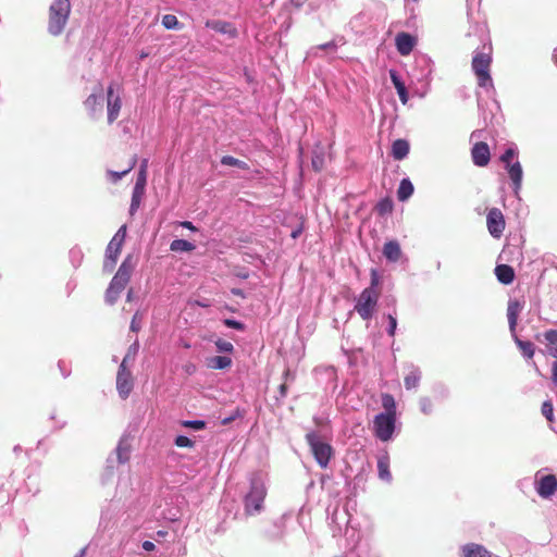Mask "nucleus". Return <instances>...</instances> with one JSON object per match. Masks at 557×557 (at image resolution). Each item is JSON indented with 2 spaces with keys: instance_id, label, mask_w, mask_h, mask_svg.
<instances>
[{
  "instance_id": "f257e3e1",
  "label": "nucleus",
  "mask_w": 557,
  "mask_h": 557,
  "mask_svg": "<svg viewBox=\"0 0 557 557\" xmlns=\"http://www.w3.org/2000/svg\"><path fill=\"white\" fill-rule=\"evenodd\" d=\"M134 263L132 256H127L121 263L116 274L113 276L109 287L106 290V301L109 305H114L120 298L121 293L125 289L131 280Z\"/></svg>"
},
{
  "instance_id": "f03ea898",
  "label": "nucleus",
  "mask_w": 557,
  "mask_h": 557,
  "mask_svg": "<svg viewBox=\"0 0 557 557\" xmlns=\"http://www.w3.org/2000/svg\"><path fill=\"white\" fill-rule=\"evenodd\" d=\"M70 0H54L49 8L48 32L53 35H60L70 17Z\"/></svg>"
},
{
  "instance_id": "7ed1b4c3",
  "label": "nucleus",
  "mask_w": 557,
  "mask_h": 557,
  "mask_svg": "<svg viewBox=\"0 0 557 557\" xmlns=\"http://www.w3.org/2000/svg\"><path fill=\"white\" fill-rule=\"evenodd\" d=\"M491 64H492V54L491 48L487 52L480 51L475 52L472 58L471 67L476 77V83L479 87L486 88L493 87V79L491 76Z\"/></svg>"
},
{
  "instance_id": "20e7f679",
  "label": "nucleus",
  "mask_w": 557,
  "mask_h": 557,
  "mask_svg": "<svg viewBox=\"0 0 557 557\" xmlns=\"http://www.w3.org/2000/svg\"><path fill=\"white\" fill-rule=\"evenodd\" d=\"M306 441L310 446L311 453L318 465L325 469L329 466L331 458L334 455L333 447L320 440V436L315 432H310L306 435Z\"/></svg>"
},
{
  "instance_id": "39448f33",
  "label": "nucleus",
  "mask_w": 557,
  "mask_h": 557,
  "mask_svg": "<svg viewBox=\"0 0 557 557\" xmlns=\"http://www.w3.org/2000/svg\"><path fill=\"white\" fill-rule=\"evenodd\" d=\"M380 296L381 292H374L373 288H364L360 293L354 309L362 320L373 317Z\"/></svg>"
},
{
  "instance_id": "423d86ee",
  "label": "nucleus",
  "mask_w": 557,
  "mask_h": 557,
  "mask_svg": "<svg viewBox=\"0 0 557 557\" xmlns=\"http://www.w3.org/2000/svg\"><path fill=\"white\" fill-rule=\"evenodd\" d=\"M267 496V488L262 482L253 480L250 491L245 497V511L247 515H255L262 510Z\"/></svg>"
},
{
  "instance_id": "0eeeda50",
  "label": "nucleus",
  "mask_w": 557,
  "mask_h": 557,
  "mask_svg": "<svg viewBox=\"0 0 557 557\" xmlns=\"http://www.w3.org/2000/svg\"><path fill=\"white\" fill-rule=\"evenodd\" d=\"M396 417L379 413L374 417L373 431L375 436L387 442L392 438L395 430Z\"/></svg>"
},
{
  "instance_id": "6e6552de",
  "label": "nucleus",
  "mask_w": 557,
  "mask_h": 557,
  "mask_svg": "<svg viewBox=\"0 0 557 557\" xmlns=\"http://www.w3.org/2000/svg\"><path fill=\"white\" fill-rule=\"evenodd\" d=\"M147 168H148V160H143L140 164V169L138 172L137 181L135 184V187L133 189L132 195V202L129 207V213L133 215L139 208L141 198L145 193V186L147 182Z\"/></svg>"
},
{
  "instance_id": "1a4fd4ad",
  "label": "nucleus",
  "mask_w": 557,
  "mask_h": 557,
  "mask_svg": "<svg viewBox=\"0 0 557 557\" xmlns=\"http://www.w3.org/2000/svg\"><path fill=\"white\" fill-rule=\"evenodd\" d=\"M486 225L490 234L499 238L505 230L506 222L503 212L498 208H492L486 215Z\"/></svg>"
},
{
  "instance_id": "9d476101",
  "label": "nucleus",
  "mask_w": 557,
  "mask_h": 557,
  "mask_svg": "<svg viewBox=\"0 0 557 557\" xmlns=\"http://www.w3.org/2000/svg\"><path fill=\"white\" fill-rule=\"evenodd\" d=\"M134 386L132 372L124 364H120L116 375V389L121 398L126 399Z\"/></svg>"
},
{
  "instance_id": "9b49d317",
  "label": "nucleus",
  "mask_w": 557,
  "mask_h": 557,
  "mask_svg": "<svg viewBox=\"0 0 557 557\" xmlns=\"http://www.w3.org/2000/svg\"><path fill=\"white\" fill-rule=\"evenodd\" d=\"M122 108V100L119 95L114 94L113 85L107 89V111L108 123L112 124L119 116Z\"/></svg>"
},
{
  "instance_id": "f8f14e48",
  "label": "nucleus",
  "mask_w": 557,
  "mask_h": 557,
  "mask_svg": "<svg viewBox=\"0 0 557 557\" xmlns=\"http://www.w3.org/2000/svg\"><path fill=\"white\" fill-rule=\"evenodd\" d=\"M472 161L478 166H486L491 160L488 145L484 141L475 143L471 149Z\"/></svg>"
},
{
  "instance_id": "ddd939ff",
  "label": "nucleus",
  "mask_w": 557,
  "mask_h": 557,
  "mask_svg": "<svg viewBox=\"0 0 557 557\" xmlns=\"http://www.w3.org/2000/svg\"><path fill=\"white\" fill-rule=\"evenodd\" d=\"M557 491V478L554 474H547L540 479L536 485V492L542 498H549Z\"/></svg>"
},
{
  "instance_id": "4468645a",
  "label": "nucleus",
  "mask_w": 557,
  "mask_h": 557,
  "mask_svg": "<svg viewBox=\"0 0 557 557\" xmlns=\"http://www.w3.org/2000/svg\"><path fill=\"white\" fill-rule=\"evenodd\" d=\"M416 38L408 33L401 32L396 35L395 45L399 54L406 57L411 53L416 46Z\"/></svg>"
},
{
  "instance_id": "2eb2a0df",
  "label": "nucleus",
  "mask_w": 557,
  "mask_h": 557,
  "mask_svg": "<svg viewBox=\"0 0 557 557\" xmlns=\"http://www.w3.org/2000/svg\"><path fill=\"white\" fill-rule=\"evenodd\" d=\"M522 309H523V304L521 301H519L518 299H513L508 302L507 318H508L509 330H510L511 334L516 333L518 318H519V314L522 311Z\"/></svg>"
},
{
  "instance_id": "dca6fc26",
  "label": "nucleus",
  "mask_w": 557,
  "mask_h": 557,
  "mask_svg": "<svg viewBox=\"0 0 557 557\" xmlns=\"http://www.w3.org/2000/svg\"><path fill=\"white\" fill-rule=\"evenodd\" d=\"M206 26L209 27V28H212L213 30H215L218 33L226 34L231 38H234V37L237 36L236 28L231 23H228V22H224V21H208L206 23Z\"/></svg>"
},
{
  "instance_id": "f3484780",
  "label": "nucleus",
  "mask_w": 557,
  "mask_h": 557,
  "mask_svg": "<svg viewBox=\"0 0 557 557\" xmlns=\"http://www.w3.org/2000/svg\"><path fill=\"white\" fill-rule=\"evenodd\" d=\"M123 244L114 242L111 239V242L108 245L107 251H106V262L104 267H108V262L110 261L109 268L110 270L113 269L114 264L116 263V260L121 253Z\"/></svg>"
},
{
  "instance_id": "a211bd4d",
  "label": "nucleus",
  "mask_w": 557,
  "mask_h": 557,
  "mask_svg": "<svg viewBox=\"0 0 557 557\" xmlns=\"http://www.w3.org/2000/svg\"><path fill=\"white\" fill-rule=\"evenodd\" d=\"M389 77L395 89L397 90L399 100L401 101L403 104H406L409 100V96L404 82L399 78L395 70H389Z\"/></svg>"
},
{
  "instance_id": "6ab92c4d",
  "label": "nucleus",
  "mask_w": 557,
  "mask_h": 557,
  "mask_svg": "<svg viewBox=\"0 0 557 557\" xmlns=\"http://www.w3.org/2000/svg\"><path fill=\"white\" fill-rule=\"evenodd\" d=\"M495 275L497 280L505 285L512 283L515 280V271L512 267L508 264L496 265Z\"/></svg>"
},
{
  "instance_id": "aec40b11",
  "label": "nucleus",
  "mask_w": 557,
  "mask_h": 557,
  "mask_svg": "<svg viewBox=\"0 0 557 557\" xmlns=\"http://www.w3.org/2000/svg\"><path fill=\"white\" fill-rule=\"evenodd\" d=\"M463 557H491V553L480 544L469 543L462 547Z\"/></svg>"
},
{
  "instance_id": "412c9836",
  "label": "nucleus",
  "mask_w": 557,
  "mask_h": 557,
  "mask_svg": "<svg viewBox=\"0 0 557 557\" xmlns=\"http://www.w3.org/2000/svg\"><path fill=\"white\" fill-rule=\"evenodd\" d=\"M383 255L388 261H398L401 256V249L399 244L396 240H389L385 243L383 247Z\"/></svg>"
},
{
  "instance_id": "4be33fe9",
  "label": "nucleus",
  "mask_w": 557,
  "mask_h": 557,
  "mask_svg": "<svg viewBox=\"0 0 557 557\" xmlns=\"http://www.w3.org/2000/svg\"><path fill=\"white\" fill-rule=\"evenodd\" d=\"M506 168L508 170L509 177L512 181L513 188H515V191L517 194L518 190L521 188V183H522V168H521V164H520V162L517 161V162H515L511 165L506 166Z\"/></svg>"
},
{
  "instance_id": "5701e85b",
  "label": "nucleus",
  "mask_w": 557,
  "mask_h": 557,
  "mask_svg": "<svg viewBox=\"0 0 557 557\" xmlns=\"http://www.w3.org/2000/svg\"><path fill=\"white\" fill-rule=\"evenodd\" d=\"M84 106H85L86 110L91 115H95L96 113L101 112V110H102V96H101V94L100 92L98 95L97 94H91L90 96H88V98L84 102Z\"/></svg>"
},
{
  "instance_id": "b1692460",
  "label": "nucleus",
  "mask_w": 557,
  "mask_h": 557,
  "mask_svg": "<svg viewBox=\"0 0 557 557\" xmlns=\"http://www.w3.org/2000/svg\"><path fill=\"white\" fill-rule=\"evenodd\" d=\"M409 152V143L406 139H397L392 145V156L395 160H403Z\"/></svg>"
},
{
  "instance_id": "393cba45",
  "label": "nucleus",
  "mask_w": 557,
  "mask_h": 557,
  "mask_svg": "<svg viewBox=\"0 0 557 557\" xmlns=\"http://www.w3.org/2000/svg\"><path fill=\"white\" fill-rule=\"evenodd\" d=\"M512 335L515 343L523 357L527 359H532L535 354V345L530 341H522L516 335V333Z\"/></svg>"
},
{
  "instance_id": "a878e982",
  "label": "nucleus",
  "mask_w": 557,
  "mask_h": 557,
  "mask_svg": "<svg viewBox=\"0 0 557 557\" xmlns=\"http://www.w3.org/2000/svg\"><path fill=\"white\" fill-rule=\"evenodd\" d=\"M232 359L226 356H214L207 359V367L213 370H223L230 368Z\"/></svg>"
},
{
  "instance_id": "bb28decb",
  "label": "nucleus",
  "mask_w": 557,
  "mask_h": 557,
  "mask_svg": "<svg viewBox=\"0 0 557 557\" xmlns=\"http://www.w3.org/2000/svg\"><path fill=\"white\" fill-rule=\"evenodd\" d=\"M413 194V185L410 182L409 178H403L400 181L398 190H397V198L399 201H406L410 198V196Z\"/></svg>"
},
{
  "instance_id": "cd10ccee",
  "label": "nucleus",
  "mask_w": 557,
  "mask_h": 557,
  "mask_svg": "<svg viewBox=\"0 0 557 557\" xmlns=\"http://www.w3.org/2000/svg\"><path fill=\"white\" fill-rule=\"evenodd\" d=\"M381 399H382V407L385 410L384 412H381V413L396 417V403H395L394 396L388 393H384V394H382Z\"/></svg>"
},
{
  "instance_id": "c85d7f7f",
  "label": "nucleus",
  "mask_w": 557,
  "mask_h": 557,
  "mask_svg": "<svg viewBox=\"0 0 557 557\" xmlns=\"http://www.w3.org/2000/svg\"><path fill=\"white\" fill-rule=\"evenodd\" d=\"M137 163V156L134 154L131 157L129 161H128V164H127V168L121 172H116V171H108V175L109 177L111 178V181L113 183H116L117 181H120L124 175H126L128 172H131L135 165Z\"/></svg>"
},
{
  "instance_id": "c756f323",
  "label": "nucleus",
  "mask_w": 557,
  "mask_h": 557,
  "mask_svg": "<svg viewBox=\"0 0 557 557\" xmlns=\"http://www.w3.org/2000/svg\"><path fill=\"white\" fill-rule=\"evenodd\" d=\"M377 471H379V476L381 480H384L387 482L392 480L388 457H381L377 460Z\"/></svg>"
},
{
  "instance_id": "7c9ffc66",
  "label": "nucleus",
  "mask_w": 557,
  "mask_h": 557,
  "mask_svg": "<svg viewBox=\"0 0 557 557\" xmlns=\"http://www.w3.org/2000/svg\"><path fill=\"white\" fill-rule=\"evenodd\" d=\"M195 248V245L186 239H174L170 245V249L175 252H189Z\"/></svg>"
},
{
  "instance_id": "2f4dec72",
  "label": "nucleus",
  "mask_w": 557,
  "mask_h": 557,
  "mask_svg": "<svg viewBox=\"0 0 557 557\" xmlns=\"http://www.w3.org/2000/svg\"><path fill=\"white\" fill-rule=\"evenodd\" d=\"M421 374L418 370H411L404 379L407 389L416 388L419 385Z\"/></svg>"
},
{
  "instance_id": "473e14b6",
  "label": "nucleus",
  "mask_w": 557,
  "mask_h": 557,
  "mask_svg": "<svg viewBox=\"0 0 557 557\" xmlns=\"http://www.w3.org/2000/svg\"><path fill=\"white\" fill-rule=\"evenodd\" d=\"M221 163L227 166H236L243 170H248V164L239 159L234 158L233 156H224L221 159Z\"/></svg>"
},
{
  "instance_id": "72a5a7b5",
  "label": "nucleus",
  "mask_w": 557,
  "mask_h": 557,
  "mask_svg": "<svg viewBox=\"0 0 557 557\" xmlns=\"http://www.w3.org/2000/svg\"><path fill=\"white\" fill-rule=\"evenodd\" d=\"M393 201L389 198H384L379 201V203L375 207V210L380 215H385L387 213H391L393 211Z\"/></svg>"
},
{
  "instance_id": "f704fd0d",
  "label": "nucleus",
  "mask_w": 557,
  "mask_h": 557,
  "mask_svg": "<svg viewBox=\"0 0 557 557\" xmlns=\"http://www.w3.org/2000/svg\"><path fill=\"white\" fill-rule=\"evenodd\" d=\"M162 25L166 28V29H177L180 28V22L177 20V17L173 14H165L163 15L162 17Z\"/></svg>"
},
{
  "instance_id": "c9c22d12",
  "label": "nucleus",
  "mask_w": 557,
  "mask_h": 557,
  "mask_svg": "<svg viewBox=\"0 0 557 557\" xmlns=\"http://www.w3.org/2000/svg\"><path fill=\"white\" fill-rule=\"evenodd\" d=\"M138 349H139V345L137 342H135L134 344H132L129 347H128V350L125 355V357L123 358L121 364H124L125 367H127V363L129 361H133L138 352Z\"/></svg>"
},
{
  "instance_id": "e433bc0d",
  "label": "nucleus",
  "mask_w": 557,
  "mask_h": 557,
  "mask_svg": "<svg viewBox=\"0 0 557 557\" xmlns=\"http://www.w3.org/2000/svg\"><path fill=\"white\" fill-rule=\"evenodd\" d=\"M370 277H371V281H370V286L368 288H373L374 292H381V289H380L381 276L376 269H371Z\"/></svg>"
},
{
  "instance_id": "4c0bfd02",
  "label": "nucleus",
  "mask_w": 557,
  "mask_h": 557,
  "mask_svg": "<svg viewBox=\"0 0 557 557\" xmlns=\"http://www.w3.org/2000/svg\"><path fill=\"white\" fill-rule=\"evenodd\" d=\"M542 414L548 420V421H553L554 420V407H553V404L550 400H546L542 404Z\"/></svg>"
},
{
  "instance_id": "58836bf2",
  "label": "nucleus",
  "mask_w": 557,
  "mask_h": 557,
  "mask_svg": "<svg viewBox=\"0 0 557 557\" xmlns=\"http://www.w3.org/2000/svg\"><path fill=\"white\" fill-rule=\"evenodd\" d=\"M183 426L194 430H202L206 428V422L202 420H186L182 422Z\"/></svg>"
},
{
  "instance_id": "ea45409f",
  "label": "nucleus",
  "mask_w": 557,
  "mask_h": 557,
  "mask_svg": "<svg viewBox=\"0 0 557 557\" xmlns=\"http://www.w3.org/2000/svg\"><path fill=\"white\" fill-rule=\"evenodd\" d=\"M311 164L314 171L320 172L324 166V157L315 153L311 159Z\"/></svg>"
},
{
  "instance_id": "a19ab883",
  "label": "nucleus",
  "mask_w": 557,
  "mask_h": 557,
  "mask_svg": "<svg viewBox=\"0 0 557 557\" xmlns=\"http://www.w3.org/2000/svg\"><path fill=\"white\" fill-rule=\"evenodd\" d=\"M215 346H216L218 350L221 352H232L234 349V346L232 343L223 341V339H218L215 342Z\"/></svg>"
},
{
  "instance_id": "79ce46f5",
  "label": "nucleus",
  "mask_w": 557,
  "mask_h": 557,
  "mask_svg": "<svg viewBox=\"0 0 557 557\" xmlns=\"http://www.w3.org/2000/svg\"><path fill=\"white\" fill-rule=\"evenodd\" d=\"M175 445L177 447H188V448H191V447H194L195 443L190 438H188L187 436L178 435L175 438Z\"/></svg>"
},
{
  "instance_id": "37998d69",
  "label": "nucleus",
  "mask_w": 557,
  "mask_h": 557,
  "mask_svg": "<svg viewBox=\"0 0 557 557\" xmlns=\"http://www.w3.org/2000/svg\"><path fill=\"white\" fill-rule=\"evenodd\" d=\"M544 338L550 345H557V330H548L544 333Z\"/></svg>"
},
{
  "instance_id": "c03bdc74",
  "label": "nucleus",
  "mask_w": 557,
  "mask_h": 557,
  "mask_svg": "<svg viewBox=\"0 0 557 557\" xmlns=\"http://www.w3.org/2000/svg\"><path fill=\"white\" fill-rule=\"evenodd\" d=\"M516 152L513 149H507L500 157V161L506 164V166L511 165V160L515 157Z\"/></svg>"
},
{
  "instance_id": "a18cd8bd",
  "label": "nucleus",
  "mask_w": 557,
  "mask_h": 557,
  "mask_svg": "<svg viewBox=\"0 0 557 557\" xmlns=\"http://www.w3.org/2000/svg\"><path fill=\"white\" fill-rule=\"evenodd\" d=\"M126 236V226L123 225L120 227V230L116 232V234L113 236L112 240L123 244Z\"/></svg>"
},
{
  "instance_id": "49530a36",
  "label": "nucleus",
  "mask_w": 557,
  "mask_h": 557,
  "mask_svg": "<svg viewBox=\"0 0 557 557\" xmlns=\"http://www.w3.org/2000/svg\"><path fill=\"white\" fill-rule=\"evenodd\" d=\"M388 319V324H389V327L387 330V333L389 336H394L395 335V331H396V327H397V320L394 315L392 314H388L387 317Z\"/></svg>"
},
{
  "instance_id": "de8ad7c7",
  "label": "nucleus",
  "mask_w": 557,
  "mask_h": 557,
  "mask_svg": "<svg viewBox=\"0 0 557 557\" xmlns=\"http://www.w3.org/2000/svg\"><path fill=\"white\" fill-rule=\"evenodd\" d=\"M224 324L228 327H232V329H235V330H239V331H243L244 330V324L239 321H236V320H232V319H226L224 320Z\"/></svg>"
},
{
  "instance_id": "09e8293b",
  "label": "nucleus",
  "mask_w": 557,
  "mask_h": 557,
  "mask_svg": "<svg viewBox=\"0 0 557 557\" xmlns=\"http://www.w3.org/2000/svg\"><path fill=\"white\" fill-rule=\"evenodd\" d=\"M131 330L133 332H138L140 330V323H139V320H138V312L135 313V315L133 317V320L131 322Z\"/></svg>"
},
{
  "instance_id": "8fccbe9b",
  "label": "nucleus",
  "mask_w": 557,
  "mask_h": 557,
  "mask_svg": "<svg viewBox=\"0 0 557 557\" xmlns=\"http://www.w3.org/2000/svg\"><path fill=\"white\" fill-rule=\"evenodd\" d=\"M287 391H288L287 384H286V383H282V384L278 386L280 397H281V398H285V397H286V395H287Z\"/></svg>"
},
{
  "instance_id": "3c124183",
  "label": "nucleus",
  "mask_w": 557,
  "mask_h": 557,
  "mask_svg": "<svg viewBox=\"0 0 557 557\" xmlns=\"http://www.w3.org/2000/svg\"><path fill=\"white\" fill-rule=\"evenodd\" d=\"M143 548H144L145 550H147V552H152V550H154L156 545H154L152 542H150V541H145V542L143 543Z\"/></svg>"
},
{
  "instance_id": "603ef678",
  "label": "nucleus",
  "mask_w": 557,
  "mask_h": 557,
  "mask_svg": "<svg viewBox=\"0 0 557 557\" xmlns=\"http://www.w3.org/2000/svg\"><path fill=\"white\" fill-rule=\"evenodd\" d=\"M552 380L557 385V361H555L552 367Z\"/></svg>"
},
{
  "instance_id": "864d4df0",
  "label": "nucleus",
  "mask_w": 557,
  "mask_h": 557,
  "mask_svg": "<svg viewBox=\"0 0 557 557\" xmlns=\"http://www.w3.org/2000/svg\"><path fill=\"white\" fill-rule=\"evenodd\" d=\"M319 48L320 49H333V50H335L336 49V45H335L334 41H330V42L320 45Z\"/></svg>"
},
{
  "instance_id": "5fc2aeb1",
  "label": "nucleus",
  "mask_w": 557,
  "mask_h": 557,
  "mask_svg": "<svg viewBox=\"0 0 557 557\" xmlns=\"http://www.w3.org/2000/svg\"><path fill=\"white\" fill-rule=\"evenodd\" d=\"M181 226L185 227V228H188L190 231H196V227L194 226V224L189 221H184V222H181Z\"/></svg>"
},
{
  "instance_id": "6e6d98bb",
  "label": "nucleus",
  "mask_w": 557,
  "mask_h": 557,
  "mask_svg": "<svg viewBox=\"0 0 557 557\" xmlns=\"http://www.w3.org/2000/svg\"><path fill=\"white\" fill-rule=\"evenodd\" d=\"M548 354L557 360V345L549 346Z\"/></svg>"
},
{
  "instance_id": "4d7b16f0",
  "label": "nucleus",
  "mask_w": 557,
  "mask_h": 557,
  "mask_svg": "<svg viewBox=\"0 0 557 557\" xmlns=\"http://www.w3.org/2000/svg\"><path fill=\"white\" fill-rule=\"evenodd\" d=\"M307 0H292V2L294 3V5L296 7H301L304 5V3L306 2Z\"/></svg>"
},
{
  "instance_id": "13d9d810",
  "label": "nucleus",
  "mask_w": 557,
  "mask_h": 557,
  "mask_svg": "<svg viewBox=\"0 0 557 557\" xmlns=\"http://www.w3.org/2000/svg\"><path fill=\"white\" fill-rule=\"evenodd\" d=\"M233 420H234V418H233V417H231V418H225V419H223L222 424L226 425V424H228V423H230L231 421H233Z\"/></svg>"
},
{
  "instance_id": "bf43d9fd",
  "label": "nucleus",
  "mask_w": 557,
  "mask_h": 557,
  "mask_svg": "<svg viewBox=\"0 0 557 557\" xmlns=\"http://www.w3.org/2000/svg\"><path fill=\"white\" fill-rule=\"evenodd\" d=\"M186 371L188 373H191L193 371H195V366H193V364L186 366Z\"/></svg>"
},
{
  "instance_id": "052dcab7",
  "label": "nucleus",
  "mask_w": 557,
  "mask_h": 557,
  "mask_svg": "<svg viewBox=\"0 0 557 557\" xmlns=\"http://www.w3.org/2000/svg\"><path fill=\"white\" fill-rule=\"evenodd\" d=\"M84 556H85V549H82V550L79 552V554H77V555H76V556H74V557H84Z\"/></svg>"
},
{
  "instance_id": "680f3d73",
  "label": "nucleus",
  "mask_w": 557,
  "mask_h": 557,
  "mask_svg": "<svg viewBox=\"0 0 557 557\" xmlns=\"http://www.w3.org/2000/svg\"><path fill=\"white\" fill-rule=\"evenodd\" d=\"M157 534L159 536H165L166 535V531H158Z\"/></svg>"
},
{
  "instance_id": "e2e57ef3",
  "label": "nucleus",
  "mask_w": 557,
  "mask_h": 557,
  "mask_svg": "<svg viewBox=\"0 0 557 557\" xmlns=\"http://www.w3.org/2000/svg\"><path fill=\"white\" fill-rule=\"evenodd\" d=\"M196 304H197L198 306H200V307H207V306H208L207 304H203V301H197Z\"/></svg>"
},
{
  "instance_id": "0e129e2a",
  "label": "nucleus",
  "mask_w": 557,
  "mask_h": 557,
  "mask_svg": "<svg viewBox=\"0 0 557 557\" xmlns=\"http://www.w3.org/2000/svg\"><path fill=\"white\" fill-rule=\"evenodd\" d=\"M289 375H290V371H289V370H286V371L284 372V377H285V379H287Z\"/></svg>"
},
{
  "instance_id": "69168bd1",
  "label": "nucleus",
  "mask_w": 557,
  "mask_h": 557,
  "mask_svg": "<svg viewBox=\"0 0 557 557\" xmlns=\"http://www.w3.org/2000/svg\"><path fill=\"white\" fill-rule=\"evenodd\" d=\"M298 234H299V231H295V232H293L292 236H293L294 238H296V237L298 236Z\"/></svg>"
},
{
  "instance_id": "338daca9",
  "label": "nucleus",
  "mask_w": 557,
  "mask_h": 557,
  "mask_svg": "<svg viewBox=\"0 0 557 557\" xmlns=\"http://www.w3.org/2000/svg\"><path fill=\"white\" fill-rule=\"evenodd\" d=\"M422 410L426 413L428 412V406L425 404H422Z\"/></svg>"
},
{
  "instance_id": "774afa93",
  "label": "nucleus",
  "mask_w": 557,
  "mask_h": 557,
  "mask_svg": "<svg viewBox=\"0 0 557 557\" xmlns=\"http://www.w3.org/2000/svg\"><path fill=\"white\" fill-rule=\"evenodd\" d=\"M131 298H132V290H128V293H127V300H131Z\"/></svg>"
}]
</instances>
